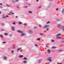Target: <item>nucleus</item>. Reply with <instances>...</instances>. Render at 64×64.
Returning a JSON list of instances; mask_svg holds the SVG:
<instances>
[{"instance_id":"obj_57","label":"nucleus","mask_w":64,"mask_h":64,"mask_svg":"<svg viewBox=\"0 0 64 64\" xmlns=\"http://www.w3.org/2000/svg\"><path fill=\"white\" fill-rule=\"evenodd\" d=\"M44 32H46V31H44Z\"/></svg>"},{"instance_id":"obj_32","label":"nucleus","mask_w":64,"mask_h":64,"mask_svg":"<svg viewBox=\"0 0 64 64\" xmlns=\"http://www.w3.org/2000/svg\"><path fill=\"white\" fill-rule=\"evenodd\" d=\"M39 26L40 27H42V26L41 25H40Z\"/></svg>"},{"instance_id":"obj_50","label":"nucleus","mask_w":64,"mask_h":64,"mask_svg":"<svg viewBox=\"0 0 64 64\" xmlns=\"http://www.w3.org/2000/svg\"><path fill=\"white\" fill-rule=\"evenodd\" d=\"M16 18H18V16H16Z\"/></svg>"},{"instance_id":"obj_43","label":"nucleus","mask_w":64,"mask_h":64,"mask_svg":"<svg viewBox=\"0 0 64 64\" xmlns=\"http://www.w3.org/2000/svg\"><path fill=\"white\" fill-rule=\"evenodd\" d=\"M59 9H58V8H56V10H58Z\"/></svg>"},{"instance_id":"obj_36","label":"nucleus","mask_w":64,"mask_h":64,"mask_svg":"<svg viewBox=\"0 0 64 64\" xmlns=\"http://www.w3.org/2000/svg\"><path fill=\"white\" fill-rule=\"evenodd\" d=\"M35 46H37V44H35Z\"/></svg>"},{"instance_id":"obj_35","label":"nucleus","mask_w":64,"mask_h":64,"mask_svg":"<svg viewBox=\"0 0 64 64\" xmlns=\"http://www.w3.org/2000/svg\"><path fill=\"white\" fill-rule=\"evenodd\" d=\"M6 18H7V17H9V16H8L6 15Z\"/></svg>"},{"instance_id":"obj_3","label":"nucleus","mask_w":64,"mask_h":64,"mask_svg":"<svg viewBox=\"0 0 64 64\" xmlns=\"http://www.w3.org/2000/svg\"><path fill=\"white\" fill-rule=\"evenodd\" d=\"M18 33H22L23 32H22V31H21L20 30H18Z\"/></svg>"},{"instance_id":"obj_25","label":"nucleus","mask_w":64,"mask_h":64,"mask_svg":"<svg viewBox=\"0 0 64 64\" xmlns=\"http://www.w3.org/2000/svg\"><path fill=\"white\" fill-rule=\"evenodd\" d=\"M24 59V60H26V59H27V58H25Z\"/></svg>"},{"instance_id":"obj_54","label":"nucleus","mask_w":64,"mask_h":64,"mask_svg":"<svg viewBox=\"0 0 64 64\" xmlns=\"http://www.w3.org/2000/svg\"><path fill=\"white\" fill-rule=\"evenodd\" d=\"M30 4H28V5H29V6H30Z\"/></svg>"},{"instance_id":"obj_21","label":"nucleus","mask_w":64,"mask_h":64,"mask_svg":"<svg viewBox=\"0 0 64 64\" xmlns=\"http://www.w3.org/2000/svg\"><path fill=\"white\" fill-rule=\"evenodd\" d=\"M57 38L59 39L60 38H62V37H58V38Z\"/></svg>"},{"instance_id":"obj_26","label":"nucleus","mask_w":64,"mask_h":64,"mask_svg":"<svg viewBox=\"0 0 64 64\" xmlns=\"http://www.w3.org/2000/svg\"><path fill=\"white\" fill-rule=\"evenodd\" d=\"M41 61H40V60H39L38 62V63H41Z\"/></svg>"},{"instance_id":"obj_13","label":"nucleus","mask_w":64,"mask_h":64,"mask_svg":"<svg viewBox=\"0 0 64 64\" xmlns=\"http://www.w3.org/2000/svg\"><path fill=\"white\" fill-rule=\"evenodd\" d=\"M23 63H27V61L26 60L24 61L23 62Z\"/></svg>"},{"instance_id":"obj_11","label":"nucleus","mask_w":64,"mask_h":64,"mask_svg":"<svg viewBox=\"0 0 64 64\" xmlns=\"http://www.w3.org/2000/svg\"><path fill=\"white\" fill-rule=\"evenodd\" d=\"M23 57V56L22 55H20L19 56V57H20V58H22Z\"/></svg>"},{"instance_id":"obj_58","label":"nucleus","mask_w":64,"mask_h":64,"mask_svg":"<svg viewBox=\"0 0 64 64\" xmlns=\"http://www.w3.org/2000/svg\"><path fill=\"white\" fill-rule=\"evenodd\" d=\"M27 0V1H28V0Z\"/></svg>"},{"instance_id":"obj_16","label":"nucleus","mask_w":64,"mask_h":64,"mask_svg":"<svg viewBox=\"0 0 64 64\" xmlns=\"http://www.w3.org/2000/svg\"><path fill=\"white\" fill-rule=\"evenodd\" d=\"M0 36L1 38H3V36L2 35H0Z\"/></svg>"},{"instance_id":"obj_31","label":"nucleus","mask_w":64,"mask_h":64,"mask_svg":"<svg viewBox=\"0 0 64 64\" xmlns=\"http://www.w3.org/2000/svg\"><path fill=\"white\" fill-rule=\"evenodd\" d=\"M19 23L20 24H22V22H19Z\"/></svg>"},{"instance_id":"obj_2","label":"nucleus","mask_w":64,"mask_h":64,"mask_svg":"<svg viewBox=\"0 0 64 64\" xmlns=\"http://www.w3.org/2000/svg\"><path fill=\"white\" fill-rule=\"evenodd\" d=\"M56 37H61V34H58L56 36Z\"/></svg>"},{"instance_id":"obj_47","label":"nucleus","mask_w":64,"mask_h":64,"mask_svg":"<svg viewBox=\"0 0 64 64\" xmlns=\"http://www.w3.org/2000/svg\"><path fill=\"white\" fill-rule=\"evenodd\" d=\"M58 64H62V63H60Z\"/></svg>"},{"instance_id":"obj_41","label":"nucleus","mask_w":64,"mask_h":64,"mask_svg":"<svg viewBox=\"0 0 64 64\" xmlns=\"http://www.w3.org/2000/svg\"><path fill=\"white\" fill-rule=\"evenodd\" d=\"M8 15H11V14H8Z\"/></svg>"},{"instance_id":"obj_6","label":"nucleus","mask_w":64,"mask_h":64,"mask_svg":"<svg viewBox=\"0 0 64 64\" xmlns=\"http://www.w3.org/2000/svg\"><path fill=\"white\" fill-rule=\"evenodd\" d=\"M12 29L13 31H14V30H15L14 28V27H12Z\"/></svg>"},{"instance_id":"obj_23","label":"nucleus","mask_w":64,"mask_h":64,"mask_svg":"<svg viewBox=\"0 0 64 64\" xmlns=\"http://www.w3.org/2000/svg\"><path fill=\"white\" fill-rule=\"evenodd\" d=\"M52 42H54V41H55V40H52Z\"/></svg>"},{"instance_id":"obj_7","label":"nucleus","mask_w":64,"mask_h":64,"mask_svg":"<svg viewBox=\"0 0 64 64\" xmlns=\"http://www.w3.org/2000/svg\"><path fill=\"white\" fill-rule=\"evenodd\" d=\"M49 25H45V27L47 28V27H49Z\"/></svg>"},{"instance_id":"obj_22","label":"nucleus","mask_w":64,"mask_h":64,"mask_svg":"<svg viewBox=\"0 0 64 64\" xmlns=\"http://www.w3.org/2000/svg\"><path fill=\"white\" fill-rule=\"evenodd\" d=\"M49 23H50V22L48 21L46 23V24H49Z\"/></svg>"},{"instance_id":"obj_40","label":"nucleus","mask_w":64,"mask_h":64,"mask_svg":"<svg viewBox=\"0 0 64 64\" xmlns=\"http://www.w3.org/2000/svg\"><path fill=\"white\" fill-rule=\"evenodd\" d=\"M58 26H60V25L58 24Z\"/></svg>"},{"instance_id":"obj_51","label":"nucleus","mask_w":64,"mask_h":64,"mask_svg":"<svg viewBox=\"0 0 64 64\" xmlns=\"http://www.w3.org/2000/svg\"><path fill=\"white\" fill-rule=\"evenodd\" d=\"M18 8H19V7L18 6H17Z\"/></svg>"},{"instance_id":"obj_30","label":"nucleus","mask_w":64,"mask_h":64,"mask_svg":"<svg viewBox=\"0 0 64 64\" xmlns=\"http://www.w3.org/2000/svg\"><path fill=\"white\" fill-rule=\"evenodd\" d=\"M6 43V42H3V43Z\"/></svg>"},{"instance_id":"obj_45","label":"nucleus","mask_w":64,"mask_h":64,"mask_svg":"<svg viewBox=\"0 0 64 64\" xmlns=\"http://www.w3.org/2000/svg\"><path fill=\"white\" fill-rule=\"evenodd\" d=\"M6 5H7V6H8V7H9V6H8V4H6Z\"/></svg>"},{"instance_id":"obj_59","label":"nucleus","mask_w":64,"mask_h":64,"mask_svg":"<svg viewBox=\"0 0 64 64\" xmlns=\"http://www.w3.org/2000/svg\"><path fill=\"white\" fill-rule=\"evenodd\" d=\"M13 2H14V1H13Z\"/></svg>"},{"instance_id":"obj_17","label":"nucleus","mask_w":64,"mask_h":64,"mask_svg":"<svg viewBox=\"0 0 64 64\" xmlns=\"http://www.w3.org/2000/svg\"><path fill=\"white\" fill-rule=\"evenodd\" d=\"M40 35H42V36H43V35L44 34H42V33H40Z\"/></svg>"},{"instance_id":"obj_37","label":"nucleus","mask_w":64,"mask_h":64,"mask_svg":"<svg viewBox=\"0 0 64 64\" xmlns=\"http://www.w3.org/2000/svg\"><path fill=\"white\" fill-rule=\"evenodd\" d=\"M12 53H13L14 52V50H12Z\"/></svg>"},{"instance_id":"obj_28","label":"nucleus","mask_w":64,"mask_h":64,"mask_svg":"<svg viewBox=\"0 0 64 64\" xmlns=\"http://www.w3.org/2000/svg\"><path fill=\"white\" fill-rule=\"evenodd\" d=\"M24 25H25L26 26V25H27V24H24Z\"/></svg>"},{"instance_id":"obj_38","label":"nucleus","mask_w":64,"mask_h":64,"mask_svg":"<svg viewBox=\"0 0 64 64\" xmlns=\"http://www.w3.org/2000/svg\"><path fill=\"white\" fill-rule=\"evenodd\" d=\"M24 7L25 8H27V7H28V6H24Z\"/></svg>"},{"instance_id":"obj_14","label":"nucleus","mask_w":64,"mask_h":64,"mask_svg":"<svg viewBox=\"0 0 64 64\" xmlns=\"http://www.w3.org/2000/svg\"><path fill=\"white\" fill-rule=\"evenodd\" d=\"M62 51H63V50H58V52H61Z\"/></svg>"},{"instance_id":"obj_46","label":"nucleus","mask_w":64,"mask_h":64,"mask_svg":"<svg viewBox=\"0 0 64 64\" xmlns=\"http://www.w3.org/2000/svg\"><path fill=\"white\" fill-rule=\"evenodd\" d=\"M12 14H14V13H13V12H12Z\"/></svg>"},{"instance_id":"obj_34","label":"nucleus","mask_w":64,"mask_h":64,"mask_svg":"<svg viewBox=\"0 0 64 64\" xmlns=\"http://www.w3.org/2000/svg\"><path fill=\"white\" fill-rule=\"evenodd\" d=\"M41 8V6H39V7H38V8Z\"/></svg>"},{"instance_id":"obj_5","label":"nucleus","mask_w":64,"mask_h":64,"mask_svg":"<svg viewBox=\"0 0 64 64\" xmlns=\"http://www.w3.org/2000/svg\"><path fill=\"white\" fill-rule=\"evenodd\" d=\"M4 59H5V60H7V58L6 56H4Z\"/></svg>"},{"instance_id":"obj_1","label":"nucleus","mask_w":64,"mask_h":64,"mask_svg":"<svg viewBox=\"0 0 64 64\" xmlns=\"http://www.w3.org/2000/svg\"><path fill=\"white\" fill-rule=\"evenodd\" d=\"M52 59L51 58H48V59L50 61V62H51V61H52V60H51Z\"/></svg>"},{"instance_id":"obj_48","label":"nucleus","mask_w":64,"mask_h":64,"mask_svg":"<svg viewBox=\"0 0 64 64\" xmlns=\"http://www.w3.org/2000/svg\"><path fill=\"white\" fill-rule=\"evenodd\" d=\"M12 48V49H15V48Z\"/></svg>"},{"instance_id":"obj_33","label":"nucleus","mask_w":64,"mask_h":64,"mask_svg":"<svg viewBox=\"0 0 64 64\" xmlns=\"http://www.w3.org/2000/svg\"><path fill=\"white\" fill-rule=\"evenodd\" d=\"M37 28V26H35L34 27V29H36V28Z\"/></svg>"},{"instance_id":"obj_53","label":"nucleus","mask_w":64,"mask_h":64,"mask_svg":"<svg viewBox=\"0 0 64 64\" xmlns=\"http://www.w3.org/2000/svg\"><path fill=\"white\" fill-rule=\"evenodd\" d=\"M2 30L3 31H4V30L3 29Z\"/></svg>"},{"instance_id":"obj_19","label":"nucleus","mask_w":64,"mask_h":64,"mask_svg":"<svg viewBox=\"0 0 64 64\" xmlns=\"http://www.w3.org/2000/svg\"><path fill=\"white\" fill-rule=\"evenodd\" d=\"M15 22H14L13 23V24H14V25H15L16 24Z\"/></svg>"},{"instance_id":"obj_4","label":"nucleus","mask_w":64,"mask_h":64,"mask_svg":"<svg viewBox=\"0 0 64 64\" xmlns=\"http://www.w3.org/2000/svg\"><path fill=\"white\" fill-rule=\"evenodd\" d=\"M32 32H32V31L31 30H30V31H29V33H30V34L32 33Z\"/></svg>"},{"instance_id":"obj_29","label":"nucleus","mask_w":64,"mask_h":64,"mask_svg":"<svg viewBox=\"0 0 64 64\" xmlns=\"http://www.w3.org/2000/svg\"><path fill=\"white\" fill-rule=\"evenodd\" d=\"M40 38H38L37 39V40H40Z\"/></svg>"},{"instance_id":"obj_49","label":"nucleus","mask_w":64,"mask_h":64,"mask_svg":"<svg viewBox=\"0 0 64 64\" xmlns=\"http://www.w3.org/2000/svg\"><path fill=\"white\" fill-rule=\"evenodd\" d=\"M0 14H1V12L0 11Z\"/></svg>"},{"instance_id":"obj_8","label":"nucleus","mask_w":64,"mask_h":64,"mask_svg":"<svg viewBox=\"0 0 64 64\" xmlns=\"http://www.w3.org/2000/svg\"><path fill=\"white\" fill-rule=\"evenodd\" d=\"M21 35H22L21 36H22L23 35H26V34H25L24 33H22V34Z\"/></svg>"},{"instance_id":"obj_10","label":"nucleus","mask_w":64,"mask_h":64,"mask_svg":"<svg viewBox=\"0 0 64 64\" xmlns=\"http://www.w3.org/2000/svg\"><path fill=\"white\" fill-rule=\"evenodd\" d=\"M48 53H50L51 52V51L50 50H48Z\"/></svg>"},{"instance_id":"obj_42","label":"nucleus","mask_w":64,"mask_h":64,"mask_svg":"<svg viewBox=\"0 0 64 64\" xmlns=\"http://www.w3.org/2000/svg\"><path fill=\"white\" fill-rule=\"evenodd\" d=\"M0 5H2V3H0Z\"/></svg>"},{"instance_id":"obj_52","label":"nucleus","mask_w":64,"mask_h":64,"mask_svg":"<svg viewBox=\"0 0 64 64\" xmlns=\"http://www.w3.org/2000/svg\"><path fill=\"white\" fill-rule=\"evenodd\" d=\"M37 2H38V0H37Z\"/></svg>"},{"instance_id":"obj_18","label":"nucleus","mask_w":64,"mask_h":64,"mask_svg":"<svg viewBox=\"0 0 64 64\" xmlns=\"http://www.w3.org/2000/svg\"><path fill=\"white\" fill-rule=\"evenodd\" d=\"M2 18H6V16H3L2 17Z\"/></svg>"},{"instance_id":"obj_55","label":"nucleus","mask_w":64,"mask_h":64,"mask_svg":"<svg viewBox=\"0 0 64 64\" xmlns=\"http://www.w3.org/2000/svg\"><path fill=\"white\" fill-rule=\"evenodd\" d=\"M10 13H11V12H10Z\"/></svg>"},{"instance_id":"obj_12","label":"nucleus","mask_w":64,"mask_h":64,"mask_svg":"<svg viewBox=\"0 0 64 64\" xmlns=\"http://www.w3.org/2000/svg\"><path fill=\"white\" fill-rule=\"evenodd\" d=\"M52 48L53 49H55V48H56V47L55 46H52Z\"/></svg>"},{"instance_id":"obj_39","label":"nucleus","mask_w":64,"mask_h":64,"mask_svg":"<svg viewBox=\"0 0 64 64\" xmlns=\"http://www.w3.org/2000/svg\"><path fill=\"white\" fill-rule=\"evenodd\" d=\"M48 30H49V28H47V29H46V30H47V31H48Z\"/></svg>"},{"instance_id":"obj_15","label":"nucleus","mask_w":64,"mask_h":64,"mask_svg":"<svg viewBox=\"0 0 64 64\" xmlns=\"http://www.w3.org/2000/svg\"><path fill=\"white\" fill-rule=\"evenodd\" d=\"M28 12V13H32V12H31V11H29Z\"/></svg>"},{"instance_id":"obj_20","label":"nucleus","mask_w":64,"mask_h":64,"mask_svg":"<svg viewBox=\"0 0 64 64\" xmlns=\"http://www.w3.org/2000/svg\"><path fill=\"white\" fill-rule=\"evenodd\" d=\"M4 35H8V33H5L4 34Z\"/></svg>"},{"instance_id":"obj_24","label":"nucleus","mask_w":64,"mask_h":64,"mask_svg":"<svg viewBox=\"0 0 64 64\" xmlns=\"http://www.w3.org/2000/svg\"><path fill=\"white\" fill-rule=\"evenodd\" d=\"M18 0H15V2H18Z\"/></svg>"},{"instance_id":"obj_60","label":"nucleus","mask_w":64,"mask_h":64,"mask_svg":"<svg viewBox=\"0 0 64 64\" xmlns=\"http://www.w3.org/2000/svg\"><path fill=\"white\" fill-rule=\"evenodd\" d=\"M11 35H10V36H11Z\"/></svg>"},{"instance_id":"obj_27","label":"nucleus","mask_w":64,"mask_h":64,"mask_svg":"<svg viewBox=\"0 0 64 64\" xmlns=\"http://www.w3.org/2000/svg\"><path fill=\"white\" fill-rule=\"evenodd\" d=\"M62 29H63V31H64V26H63L62 28Z\"/></svg>"},{"instance_id":"obj_44","label":"nucleus","mask_w":64,"mask_h":64,"mask_svg":"<svg viewBox=\"0 0 64 64\" xmlns=\"http://www.w3.org/2000/svg\"><path fill=\"white\" fill-rule=\"evenodd\" d=\"M6 5H7V6H8V7H9V6H8V4H6Z\"/></svg>"},{"instance_id":"obj_56","label":"nucleus","mask_w":64,"mask_h":64,"mask_svg":"<svg viewBox=\"0 0 64 64\" xmlns=\"http://www.w3.org/2000/svg\"><path fill=\"white\" fill-rule=\"evenodd\" d=\"M51 0V1H52V0Z\"/></svg>"},{"instance_id":"obj_9","label":"nucleus","mask_w":64,"mask_h":64,"mask_svg":"<svg viewBox=\"0 0 64 64\" xmlns=\"http://www.w3.org/2000/svg\"><path fill=\"white\" fill-rule=\"evenodd\" d=\"M21 49V48H18V49H17V51H18H18L19 50H20V49Z\"/></svg>"}]
</instances>
